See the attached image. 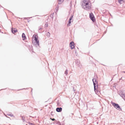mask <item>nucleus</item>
<instances>
[{"label": "nucleus", "mask_w": 125, "mask_h": 125, "mask_svg": "<svg viewBox=\"0 0 125 125\" xmlns=\"http://www.w3.org/2000/svg\"><path fill=\"white\" fill-rule=\"evenodd\" d=\"M32 88L31 89V92H32Z\"/></svg>", "instance_id": "30"}, {"label": "nucleus", "mask_w": 125, "mask_h": 125, "mask_svg": "<svg viewBox=\"0 0 125 125\" xmlns=\"http://www.w3.org/2000/svg\"><path fill=\"white\" fill-rule=\"evenodd\" d=\"M122 77H121V78H120V79H119L120 80H121V79H122Z\"/></svg>", "instance_id": "29"}, {"label": "nucleus", "mask_w": 125, "mask_h": 125, "mask_svg": "<svg viewBox=\"0 0 125 125\" xmlns=\"http://www.w3.org/2000/svg\"><path fill=\"white\" fill-rule=\"evenodd\" d=\"M57 105H60V103H59V102H57Z\"/></svg>", "instance_id": "23"}, {"label": "nucleus", "mask_w": 125, "mask_h": 125, "mask_svg": "<svg viewBox=\"0 0 125 125\" xmlns=\"http://www.w3.org/2000/svg\"><path fill=\"white\" fill-rule=\"evenodd\" d=\"M32 17H28V18H24L25 19H27V18H31Z\"/></svg>", "instance_id": "22"}, {"label": "nucleus", "mask_w": 125, "mask_h": 125, "mask_svg": "<svg viewBox=\"0 0 125 125\" xmlns=\"http://www.w3.org/2000/svg\"><path fill=\"white\" fill-rule=\"evenodd\" d=\"M73 16H71L70 17V18L68 22V24H70L71 23V20L72 19V18L73 17Z\"/></svg>", "instance_id": "12"}, {"label": "nucleus", "mask_w": 125, "mask_h": 125, "mask_svg": "<svg viewBox=\"0 0 125 125\" xmlns=\"http://www.w3.org/2000/svg\"><path fill=\"white\" fill-rule=\"evenodd\" d=\"M94 79L93 78L92 79V81L93 82V84L94 87V90L95 91H97V89L98 87V84L94 82Z\"/></svg>", "instance_id": "4"}, {"label": "nucleus", "mask_w": 125, "mask_h": 125, "mask_svg": "<svg viewBox=\"0 0 125 125\" xmlns=\"http://www.w3.org/2000/svg\"><path fill=\"white\" fill-rule=\"evenodd\" d=\"M62 108L61 107H57L56 109V111L58 112H61L62 111Z\"/></svg>", "instance_id": "9"}, {"label": "nucleus", "mask_w": 125, "mask_h": 125, "mask_svg": "<svg viewBox=\"0 0 125 125\" xmlns=\"http://www.w3.org/2000/svg\"><path fill=\"white\" fill-rule=\"evenodd\" d=\"M120 96L123 98L124 100H125V94L122 93V94H119Z\"/></svg>", "instance_id": "10"}, {"label": "nucleus", "mask_w": 125, "mask_h": 125, "mask_svg": "<svg viewBox=\"0 0 125 125\" xmlns=\"http://www.w3.org/2000/svg\"><path fill=\"white\" fill-rule=\"evenodd\" d=\"M42 29V27H39V31L40 33H41L42 32H41V31H40V30H41Z\"/></svg>", "instance_id": "16"}, {"label": "nucleus", "mask_w": 125, "mask_h": 125, "mask_svg": "<svg viewBox=\"0 0 125 125\" xmlns=\"http://www.w3.org/2000/svg\"><path fill=\"white\" fill-rule=\"evenodd\" d=\"M89 17L91 19L93 22L95 21V19L94 15L93 13H92L89 14Z\"/></svg>", "instance_id": "5"}, {"label": "nucleus", "mask_w": 125, "mask_h": 125, "mask_svg": "<svg viewBox=\"0 0 125 125\" xmlns=\"http://www.w3.org/2000/svg\"><path fill=\"white\" fill-rule=\"evenodd\" d=\"M22 37L23 39V40H25L26 39V37L25 35V34L24 33H23L22 34Z\"/></svg>", "instance_id": "11"}, {"label": "nucleus", "mask_w": 125, "mask_h": 125, "mask_svg": "<svg viewBox=\"0 0 125 125\" xmlns=\"http://www.w3.org/2000/svg\"><path fill=\"white\" fill-rule=\"evenodd\" d=\"M25 89V88L22 89H20V90H23V89Z\"/></svg>", "instance_id": "28"}, {"label": "nucleus", "mask_w": 125, "mask_h": 125, "mask_svg": "<svg viewBox=\"0 0 125 125\" xmlns=\"http://www.w3.org/2000/svg\"><path fill=\"white\" fill-rule=\"evenodd\" d=\"M53 16V15H52V17Z\"/></svg>", "instance_id": "34"}, {"label": "nucleus", "mask_w": 125, "mask_h": 125, "mask_svg": "<svg viewBox=\"0 0 125 125\" xmlns=\"http://www.w3.org/2000/svg\"><path fill=\"white\" fill-rule=\"evenodd\" d=\"M73 90L74 91V92L75 91V90H74V88L73 87Z\"/></svg>", "instance_id": "26"}, {"label": "nucleus", "mask_w": 125, "mask_h": 125, "mask_svg": "<svg viewBox=\"0 0 125 125\" xmlns=\"http://www.w3.org/2000/svg\"><path fill=\"white\" fill-rule=\"evenodd\" d=\"M83 2L85 7L83 8L84 9L88 10L91 9V4H89L88 0H84L83 1Z\"/></svg>", "instance_id": "1"}, {"label": "nucleus", "mask_w": 125, "mask_h": 125, "mask_svg": "<svg viewBox=\"0 0 125 125\" xmlns=\"http://www.w3.org/2000/svg\"><path fill=\"white\" fill-rule=\"evenodd\" d=\"M45 26L46 27H47L48 26V24L46 23L45 25Z\"/></svg>", "instance_id": "19"}, {"label": "nucleus", "mask_w": 125, "mask_h": 125, "mask_svg": "<svg viewBox=\"0 0 125 125\" xmlns=\"http://www.w3.org/2000/svg\"><path fill=\"white\" fill-rule=\"evenodd\" d=\"M33 37H34V40H35L36 42V46H39V41L38 40V36L34 34L33 36Z\"/></svg>", "instance_id": "3"}, {"label": "nucleus", "mask_w": 125, "mask_h": 125, "mask_svg": "<svg viewBox=\"0 0 125 125\" xmlns=\"http://www.w3.org/2000/svg\"><path fill=\"white\" fill-rule=\"evenodd\" d=\"M70 25H68V24H67V26H70Z\"/></svg>", "instance_id": "27"}, {"label": "nucleus", "mask_w": 125, "mask_h": 125, "mask_svg": "<svg viewBox=\"0 0 125 125\" xmlns=\"http://www.w3.org/2000/svg\"><path fill=\"white\" fill-rule=\"evenodd\" d=\"M68 70L67 69H66L64 72V74L67 75L68 74Z\"/></svg>", "instance_id": "14"}, {"label": "nucleus", "mask_w": 125, "mask_h": 125, "mask_svg": "<svg viewBox=\"0 0 125 125\" xmlns=\"http://www.w3.org/2000/svg\"><path fill=\"white\" fill-rule=\"evenodd\" d=\"M57 124L59 125H61V123L59 121H58L57 123Z\"/></svg>", "instance_id": "18"}, {"label": "nucleus", "mask_w": 125, "mask_h": 125, "mask_svg": "<svg viewBox=\"0 0 125 125\" xmlns=\"http://www.w3.org/2000/svg\"><path fill=\"white\" fill-rule=\"evenodd\" d=\"M58 7H56V9H56V10H57V11L58 10Z\"/></svg>", "instance_id": "24"}, {"label": "nucleus", "mask_w": 125, "mask_h": 125, "mask_svg": "<svg viewBox=\"0 0 125 125\" xmlns=\"http://www.w3.org/2000/svg\"><path fill=\"white\" fill-rule=\"evenodd\" d=\"M53 16V15H52V17Z\"/></svg>", "instance_id": "33"}, {"label": "nucleus", "mask_w": 125, "mask_h": 125, "mask_svg": "<svg viewBox=\"0 0 125 125\" xmlns=\"http://www.w3.org/2000/svg\"><path fill=\"white\" fill-rule=\"evenodd\" d=\"M70 46L71 49H73L74 48V43L73 41H72L70 43Z\"/></svg>", "instance_id": "7"}, {"label": "nucleus", "mask_w": 125, "mask_h": 125, "mask_svg": "<svg viewBox=\"0 0 125 125\" xmlns=\"http://www.w3.org/2000/svg\"><path fill=\"white\" fill-rule=\"evenodd\" d=\"M124 0H118L119 2L120 3H122V2H123Z\"/></svg>", "instance_id": "15"}, {"label": "nucleus", "mask_w": 125, "mask_h": 125, "mask_svg": "<svg viewBox=\"0 0 125 125\" xmlns=\"http://www.w3.org/2000/svg\"><path fill=\"white\" fill-rule=\"evenodd\" d=\"M94 82L95 83H98V82L97 81H96L95 79H94Z\"/></svg>", "instance_id": "17"}, {"label": "nucleus", "mask_w": 125, "mask_h": 125, "mask_svg": "<svg viewBox=\"0 0 125 125\" xmlns=\"http://www.w3.org/2000/svg\"><path fill=\"white\" fill-rule=\"evenodd\" d=\"M21 117L22 118V120L23 121V122H24L25 121V117L24 116H21Z\"/></svg>", "instance_id": "13"}, {"label": "nucleus", "mask_w": 125, "mask_h": 125, "mask_svg": "<svg viewBox=\"0 0 125 125\" xmlns=\"http://www.w3.org/2000/svg\"><path fill=\"white\" fill-rule=\"evenodd\" d=\"M70 5H72V1H71L70 3Z\"/></svg>", "instance_id": "25"}, {"label": "nucleus", "mask_w": 125, "mask_h": 125, "mask_svg": "<svg viewBox=\"0 0 125 125\" xmlns=\"http://www.w3.org/2000/svg\"><path fill=\"white\" fill-rule=\"evenodd\" d=\"M123 72L125 73V71H124Z\"/></svg>", "instance_id": "31"}, {"label": "nucleus", "mask_w": 125, "mask_h": 125, "mask_svg": "<svg viewBox=\"0 0 125 125\" xmlns=\"http://www.w3.org/2000/svg\"><path fill=\"white\" fill-rule=\"evenodd\" d=\"M50 33H49V32H48L47 33V35L48 36H50Z\"/></svg>", "instance_id": "21"}, {"label": "nucleus", "mask_w": 125, "mask_h": 125, "mask_svg": "<svg viewBox=\"0 0 125 125\" xmlns=\"http://www.w3.org/2000/svg\"><path fill=\"white\" fill-rule=\"evenodd\" d=\"M75 62L77 65L78 66V67L81 68V65L80 64V61L78 60H77L75 61Z\"/></svg>", "instance_id": "6"}, {"label": "nucleus", "mask_w": 125, "mask_h": 125, "mask_svg": "<svg viewBox=\"0 0 125 125\" xmlns=\"http://www.w3.org/2000/svg\"><path fill=\"white\" fill-rule=\"evenodd\" d=\"M11 31L12 33L14 34L17 32V29L16 28H14L13 29L12 28L11 29Z\"/></svg>", "instance_id": "8"}, {"label": "nucleus", "mask_w": 125, "mask_h": 125, "mask_svg": "<svg viewBox=\"0 0 125 125\" xmlns=\"http://www.w3.org/2000/svg\"><path fill=\"white\" fill-rule=\"evenodd\" d=\"M51 17H52V16L51 15Z\"/></svg>", "instance_id": "32"}, {"label": "nucleus", "mask_w": 125, "mask_h": 125, "mask_svg": "<svg viewBox=\"0 0 125 125\" xmlns=\"http://www.w3.org/2000/svg\"><path fill=\"white\" fill-rule=\"evenodd\" d=\"M75 52L76 53V51H75Z\"/></svg>", "instance_id": "35"}, {"label": "nucleus", "mask_w": 125, "mask_h": 125, "mask_svg": "<svg viewBox=\"0 0 125 125\" xmlns=\"http://www.w3.org/2000/svg\"><path fill=\"white\" fill-rule=\"evenodd\" d=\"M51 119L52 120V121H54L55 120V119L54 118H51Z\"/></svg>", "instance_id": "20"}, {"label": "nucleus", "mask_w": 125, "mask_h": 125, "mask_svg": "<svg viewBox=\"0 0 125 125\" xmlns=\"http://www.w3.org/2000/svg\"><path fill=\"white\" fill-rule=\"evenodd\" d=\"M111 103L114 107L117 110L119 111H122V109L120 108L118 104L113 102L112 101L111 102Z\"/></svg>", "instance_id": "2"}]
</instances>
